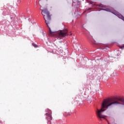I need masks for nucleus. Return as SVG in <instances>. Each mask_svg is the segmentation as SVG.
Wrapping results in <instances>:
<instances>
[{
	"label": "nucleus",
	"instance_id": "3",
	"mask_svg": "<svg viewBox=\"0 0 124 124\" xmlns=\"http://www.w3.org/2000/svg\"><path fill=\"white\" fill-rule=\"evenodd\" d=\"M46 119L48 122L52 121L53 117H52V111L49 109H46Z\"/></svg>",
	"mask_w": 124,
	"mask_h": 124
},
{
	"label": "nucleus",
	"instance_id": "9",
	"mask_svg": "<svg viewBox=\"0 0 124 124\" xmlns=\"http://www.w3.org/2000/svg\"><path fill=\"white\" fill-rule=\"evenodd\" d=\"M69 35H72V33H71Z\"/></svg>",
	"mask_w": 124,
	"mask_h": 124
},
{
	"label": "nucleus",
	"instance_id": "5",
	"mask_svg": "<svg viewBox=\"0 0 124 124\" xmlns=\"http://www.w3.org/2000/svg\"><path fill=\"white\" fill-rule=\"evenodd\" d=\"M32 46H33V47H34L35 48H37V47H38V46H37V45H36L34 43H32Z\"/></svg>",
	"mask_w": 124,
	"mask_h": 124
},
{
	"label": "nucleus",
	"instance_id": "1",
	"mask_svg": "<svg viewBox=\"0 0 124 124\" xmlns=\"http://www.w3.org/2000/svg\"><path fill=\"white\" fill-rule=\"evenodd\" d=\"M113 104H122V105H124V97L116 98L115 100H113L112 99L104 100L101 106V109H98V108H97L96 111V116L100 119V121H102L101 119H105V117L106 116L103 115L102 113L106 111V109H108V108L113 105Z\"/></svg>",
	"mask_w": 124,
	"mask_h": 124
},
{
	"label": "nucleus",
	"instance_id": "6",
	"mask_svg": "<svg viewBox=\"0 0 124 124\" xmlns=\"http://www.w3.org/2000/svg\"><path fill=\"white\" fill-rule=\"evenodd\" d=\"M120 49H124V44L122 46H120Z\"/></svg>",
	"mask_w": 124,
	"mask_h": 124
},
{
	"label": "nucleus",
	"instance_id": "10",
	"mask_svg": "<svg viewBox=\"0 0 124 124\" xmlns=\"http://www.w3.org/2000/svg\"><path fill=\"white\" fill-rule=\"evenodd\" d=\"M108 11H110V10H108Z\"/></svg>",
	"mask_w": 124,
	"mask_h": 124
},
{
	"label": "nucleus",
	"instance_id": "7",
	"mask_svg": "<svg viewBox=\"0 0 124 124\" xmlns=\"http://www.w3.org/2000/svg\"><path fill=\"white\" fill-rule=\"evenodd\" d=\"M97 6H99V7H103V5L102 4L97 5Z\"/></svg>",
	"mask_w": 124,
	"mask_h": 124
},
{
	"label": "nucleus",
	"instance_id": "4",
	"mask_svg": "<svg viewBox=\"0 0 124 124\" xmlns=\"http://www.w3.org/2000/svg\"><path fill=\"white\" fill-rule=\"evenodd\" d=\"M116 15L118 17H119L120 19H122V20H124V17L123 16V15H121L118 12H116Z\"/></svg>",
	"mask_w": 124,
	"mask_h": 124
},
{
	"label": "nucleus",
	"instance_id": "8",
	"mask_svg": "<svg viewBox=\"0 0 124 124\" xmlns=\"http://www.w3.org/2000/svg\"><path fill=\"white\" fill-rule=\"evenodd\" d=\"M105 120H106V121H107V122H108V124H110L109 123V121H108V120L107 119H105Z\"/></svg>",
	"mask_w": 124,
	"mask_h": 124
},
{
	"label": "nucleus",
	"instance_id": "2",
	"mask_svg": "<svg viewBox=\"0 0 124 124\" xmlns=\"http://www.w3.org/2000/svg\"><path fill=\"white\" fill-rule=\"evenodd\" d=\"M40 10H42L41 14L44 16V19L45 20V23L47 26L49 31L48 32V35L49 36H57V37H64L66 35H68L67 30L65 29L64 30H62L60 32H57V31L54 30H51V28L49 27V25L51 23V15H50V12L48 11L47 8H44L43 9L40 8Z\"/></svg>",
	"mask_w": 124,
	"mask_h": 124
}]
</instances>
